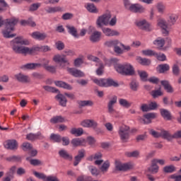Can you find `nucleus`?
I'll return each instance as SVG.
<instances>
[{
    "instance_id": "obj_1",
    "label": "nucleus",
    "mask_w": 181,
    "mask_h": 181,
    "mask_svg": "<svg viewBox=\"0 0 181 181\" xmlns=\"http://www.w3.org/2000/svg\"><path fill=\"white\" fill-rule=\"evenodd\" d=\"M18 45H29V41L23 40L22 36L17 37L11 41L12 49L18 54H32L36 50H39V48H29L28 47H21Z\"/></svg>"
},
{
    "instance_id": "obj_2",
    "label": "nucleus",
    "mask_w": 181,
    "mask_h": 181,
    "mask_svg": "<svg viewBox=\"0 0 181 181\" xmlns=\"http://www.w3.org/2000/svg\"><path fill=\"white\" fill-rule=\"evenodd\" d=\"M18 22H19V19L15 17L7 18L5 20L6 28L4 30L2 31L4 37L9 39L11 37H15V36H16V34H11V32H13V30H15V26L18 25Z\"/></svg>"
},
{
    "instance_id": "obj_3",
    "label": "nucleus",
    "mask_w": 181,
    "mask_h": 181,
    "mask_svg": "<svg viewBox=\"0 0 181 181\" xmlns=\"http://www.w3.org/2000/svg\"><path fill=\"white\" fill-rule=\"evenodd\" d=\"M115 69L122 76H134L135 69L129 63L115 64Z\"/></svg>"
},
{
    "instance_id": "obj_4",
    "label": "nucleus",
    "mask_w": 181,
    "mask_h": 181,
    "mask_svg": "<svg viewBox=\"0 0 181 181\" xmlns=\"http://www.w3.org/2000/svg\"><path fill=\"white\" fill-rule=\"evenodd\" d=\"M43 88L45 91H48L49 93H55L57 94L55 96V98L59 102V105L62 107H66V105H67V98H66L64 95L60 93V90H59V89L49 86H43Z\"/></svg>"
},
{
    "instance_id": "obj_5",
    "label": "nucleus",
    "mask_w": 181,
    "mask_h": 181,
    "mask_svg": "<svg viewBox=\"0 0 181 181\" xmlns=\"http://www.w3.org/2000/svg\"><path fill=\"white\" fill-rule=\"evenodd\" d=\"M93 83L99 86V87H119L118 82L114 81L112 78H100L93 79Z\"/></svg>"
},
{
    "instance_id": "obj_6",
    "label": "nucleus",
    "mask_w": 181,
    "mask_h": 181,
    "mask_svg": "<svg viewBox=\"0 0 181 181\" xmlns=\"http://www.w3.org/2000/svg\"><path fill=\"white\" fill-rule=\"evenodd\" d=\"M129 126H127L125 124H122L118 131V134L120 136L121 141L125 144L128 142V139H129Z\"/></svg>"
},
{
    "instance_id": "obj_7",
    "label": "nucleus",
    "mask_w": 181,
    "mask_h": 181,
    "mask_svg": "<svg viewBox=\"0 0 181 181\" xmlns=\"http://www.w3.org/2000/svg\"><path fill=\"white\" fill-rule=\"evenodd\" d=\"M110 19H111L110 13L103 14V16L98 17L96 21V25L98 28H103V25H107V23H109Z\"/></svg>"
},
{
    "instance_id": "obj_8",
    "label": "nucleus",
    "mask_w": 181,
    "mask_h": 181,
    "mask_svg": "<svg viewBox=\"0 0 181 181\" xmlns=\"http://www.w3.org/2000/svg\"><path fill=\"white\" fill-rule=\"evenodd\" d=\"M115 170L119 172H127V170H129V169H132V165L129 163H121V161L116 160L115 162Z\"/></svg>"
},
{
    "instance_id": "obj_9",
    "label": "nucleus",
    "mask_w": 181,
    "mask_h": 181,
    "mask_svg": "<svg viewBox=\"0 0 181 181\" xmlns=\"http://www.w3.org/2000/svg\"><path fill=\"white\" fill-rule=\"evenodd\" d=\"M53 60L55 63H59V67L61 69H63V67L66 66V64L69 65L70 64L69 63V60H67V58H66V56L57 54L54 56Z\"/></svg>"
},
{
    "instance_id": "obj_10",
    "label": "nucleus",
    "mask_w": 181,
    "mask_h": 181,
    "mask_svg": "<svg viewBox=\"0 0 181 181\" xmlns=\"http://www.w3.org/2000/svg\"><path fill=\"white\" fill-rule=\"evenodd\" d=\"M4 146L6 149H10V151H16L19 146V144L15 139H10L5 142Z\"/></svg>"
},
{
    "instance_id": "obj_11",
    "label": "nucleus",
    "mask_w": 181,
    "mask_h": 181,
    "mask_svg": "<svg viewBox=\"0 0 181 181\" xmlns=\"http://www.w3.org/2000/svg\"><path fill=\"white\" fill-rule=\"evenodd\" d=\"M129 11L133 13H144L145 8L139 4H134L130 5Z\"/></svg>"
},
{
    "instance_id": "obj_12",
    "label": "nucleus",
    "mask_w": 181,
    "mask_h": 181,
    "mask_svg": "<svg viewBox=\"0 0 181 181\" xmlns=\"http://www.w3.org/2000/svg\"><path fill=\"white\" fill-rule=\"evenodd\" d=\"M86 157V150L81 149L78 151V154L74 157V166H77Z\"/></svg>"
},
{
    "instance_id": "obj_13",
    "label": "nucleus",
    "mask_w": 181,
    "mask_h": 181,
    "mask_svg": "<svg viewBox=\"0 0 181 181\" xmlns=\"http://www.w3.org/2000/svg\"><path fill=\"white\" fill-rule=\"evenodd\" d=\"M67 71L68 73H69V74H71V76H73L74 77L81 78V77L86 76V74H84V72L76 68H68Z\"/></svg>"
},
{
    "instance_id": "obj_14",
    "label": "nucleus",
    "mask_w": 181,
    "mask_h": 181,
    "mask_svg": "<svg viewBox=\"0 0 181 181\" xmlns=\"http://www.w3.org/2000/svg\"><path fill=\"white\" fill-rule=\"evenodd\" d=\"M137 26L142 29V30H146L147 32H151L152 28H151V25L146 21L143 20L136 23Z\"/></svg>"
},
{
    "instance_id": "obj_15",
    "label": "nucleus",
    "mask_w": 181,
    "mask_h": 181,
    "mask_svg": "<svg viewBox=\"0 0 181 181\" xmlns=\"http://www.w3.org/2000/svg\"><path fill=\"white\" fill-rule=\"evenodd\" d=\"M158 25L162 29L163 35H169V31H168V23L163 19L158 20Z\"/></svg>"
},
{
    "instance_id": "obj_16",
    "label": "nucleus",
    "mask_w": 181,
    "mask_h": 181,
    "mask_svg": "<svg viewBox=\"0 0 181 181\" xmlns=\"http://www.w3.org/2000/svg\"><path fill=\"white\" fill-rule=\"evenodd\" d=\"M44 136L40 132H38L37 134L30 133L26 135V139L28 141H35L36 139H43Z\"/></svg>"
},
{
    "instance_id": "obj_17",
    "label": "nucleus",
    "mask_w": 181,
    "mask_h": 181,
    "mask_svg": "<svg viewBox=\"0 0 181 181\" xmlns=\"http://www.w3.org/2000/svg\"><path fill=\"white\" fill-rule=\"evenodd\" d=\"M161 85H163V87L164 88V90H165V91L167 93H169L170 94H172L173 93H174L175 89H173V87L172 86V85H170V83H169V81H161Z\"/></svg>"
},
{
    "instance_id": "obj_18",
    "label": "nucleus",
    "mask_w": 181,
    "mask_h": 181,
    "mask_svg": "<svg viewBox=\"0 0 181 181\" xmlns=\"http://www.w3.org/2000/svg\"><path fill=\"white\" fill-rule=\"evenodd\" d=\"M31 36L35 40H45L47 37V35L45 33H40L39 31L34 32L31 34Z\"/></svg>"
},
{
    "instance_id": "obj_19",
    "label": "nucleus",
    "mask_w": 181,
    "mask_h": 181,
    "mask_svg": "<svg viewBox=\"0 0 181 181\" xmlns=\"http://www.w3.org/2000/svg\"><path fill=\"white\" fill-rule=\"evenodd\" d=\"M97 123L94 119H85L81 122V127L84 128H93Z\"/></svg>"
},
{
    "instance_id": "obj_20",
    "label": "nucleus",
    "mask_w": 181,
    "mask_h": 181,
    "mask_svg": "<svg viewBox=\"0 0 181 181\" xmlns=\"http://www.w3.org/2000/svg\"><path fill=\"white\" fill-rule=\"evenodd\" d=\"M145 119H142L143 124H151L152 122V119L156 117V114L155 113H147L144 115Z\"/></svg>"
},
{
    "instance_id": "obj_21",
    "label": "nucleus",
    "mask_w": 181,
    "mask_h": 181,
    "mask_svg": "<svg viewBox=\"0 0 181 181\" xmlns=\"http://www.w3.org/2000/svg\"><path fill=\"white\" fill-rule=\"evenodd\" d=\"M102 30L105 36H119V33L118 31L111 30V28H104Z\"/></svg>"
},
{
    "instance_id": "obj_22",
    "label": "nucleus",
    "mask_w": 181,
    "mask_h": 181,
    "mask_svg": "<svg viewBox=\"0 0 181 181\" xmlns=\"http://www.w3.org/2000/svg\"><path fill=\"white\" fill-rule=\"evenodd\" d=\"M54 84L57 87H61V88H65V90H73V87L70 84L62 81H56Z\"/></svg>"
},
{
    "instance_id": "obj_23",
    "label": "nucleus",
    "mask_w": 181,
    "mask_h": 181,
    "mask_svg": "<svg viewBox=\"0 0 181 181\" xmlns=\"http://www.w3.org/2000/svg\"><path fill=\"white\" fill-rule=\"evenodd\" d=\"M60 158L65 159L66 160H73V156L70 155L66 150H61L59 151Z\"/></svg>"
},
{
    "instance_id": "obj_24",
    "label": "nucleus",
    "mask_w": 181,
    "mask_h": 181,
    "mask_svg": "<svg viewBox=\"0 0 181 181\" xmlns=\"http://www.w3.org/2000/svg\"><path fill=\"white\" fill-rule=\"evenodd\" d=\"M101 37V32L94 31L93 33L90 36V40L93 43L100 42V38Z\"/></svg>"
},
{
    "instance_id": "obj_25",
    "label": "nucleus",
    "mask_w": 181,
    "mask_h": 181,
    "mask_svg": "<svg viewBox=\"0 0 181 181\" xmlns=\"http://www.w3.org/2000/svg\"><path fill=\"white\" fill-rule=\"evenodd\" d=\"M117 96H114L107 104L108 112H110V114H112V112H114L115 111L114 105L117 104Z\"/></svg>"
},
{
    "instance_id": "obj_26",
    "label": "nucleus",
    "mask_w": 181,
    "mask_h": 181,
    "mask_svg": "<svg viewBox=\"0 0 181 181\" xmlns=\"http://www.w3.org/2000/svg\"><path fill=\"white\" fill-rule=\"evenodd\" d=\"M15 77L16 80L20 83H29L30 81L29 76L23 75L22 74H16L15 75Z\"/></svg>"
},
{
    "instance_id": "obj_27",
    "label": "nucleus",
    "mask_w": 181,
    "mask_h": 181,
    "mask_svg": "<svg viewBox=\"0 0 181 181\" xmlns=\"http://www.w3.org/2000/svg\"><path fill=\"white\" fill-rule=\"evenodd\" d=\"M170 66L168 64H163L158 66L156 70L160 74H163L165 71H169Z\"/></svg>"
},
{
    "instance_id": "obj_28",
    "label": "nucleus",
    "mask_w": 181,
    "mask_h": 181,
    "mask_svg": "<svg viewBox=\"0 0 181 181\" xmlns=\"http://www.w3.org/2000/svg\"><path fill=\"white\" fill-rule=\"evenodd\" d=\"M160 112L164 119H167V121H170V119H172V115L169 110L166 109H160Z\"/></svg>"
},
{
    "instance_id": "obj_29",
    "label": "nucleus",
    "mask_w": 181,
    "mask_h": 181,
    "mask_svg": "<svg viewBox=\"0 0 181 181\" xmlns=\"http://www.w3.org/2000/svg\"><path fill=\"white\" fill-rule=\"evenodd\" d=\"M66 28L68 32L70 33V35L74 36V37H78V34L77 33V29L74 26L67 25Z\"/></svg>"
},
{
    "instance_id": "obj_30",
    "label": "nucleus",
    "mask_w": 181,
    "mask_h": 181,
    "mask_svg": "<svg viewBox=\"0 0 181 181\" xmlns=\"http://www.w3.org/2000/svg\"><path fill=\"white\" fill-rule=\"evenodd\" d=\"M31 49H38L37 50L35 51L33 54H30V55L33 54H36L37 52H50V47L45 45V46H42L41 47H33Z\"/></svg>"
},
{
    "instance_id": "obj_31",
    "label": "nucleus",
    "mask_w": 181,
    "mask_h": 181,
    "mask_svg": "<svg viewBox=\"0 0 181 181\" xmlns=\"http://www.w3.org/2000/svg\"><path fill=\"white\" fill-rule=\"evenodd\" d=\"M160 136H162L163 139H167V141H172L173 139V135H171L170 133L166 130H161Z\"/></svg>"
},
{
    "instance_id": "obj_32",
    "label": "nucleus",
    "mask_w": 181,
    "mask_h": 181,
    "mask_svg": "<svg viewBox=\"0 0 181 181\" xmlns=\"http://www.w3.org/2000/svg\"><path fill=\"white\" fill-rule=\"evenodd\" d=\"M148 170L153 174L158 173V172H159V166H158V164H156L152 160L151 165L148 168Z\"/></svg>"
},
{
    "instance_id": "obj_33",
    "label": "nucleus",
    "mask_w": 181,
    "mask_h": 181,
    "mask_svg": "<svg viewBox=\"0 0 181 181\" xmlns=\"http://www.w3.org/2000/svg\"><path fill=\"white\" fill-rule=\"evenodd\" d=\"M83 132V128H72L70 131L71 135H75V136H81Z\"/></svg>"
},
{
    "instance_id": "obj_34",
    "label": "nucleus",
    "mask_w": 181,
    "mask_h": 181,
    "mask_svg": "<svg viewBox=\"0 0 181 181\" xmlns=\"http://www.w3.org/2000/svg\"><path fill=\"white\" fill-rule=\"evenodd\" d=\"M136 60L141 66H149L151 64V60L149 59L138 57Z\"/></svg>"
},
{
    "instance_id": "obj_35",
    "label": "nucleus",
    "mask_w": 181,
    "mask_h": 181,
    "mask_svg": "<svg viewBox=\"0 0 181 181\" xmlns=\"http://www.w3.org/2000/svg\"><path fill=\"white\" fill-rule=\"evenodd\" d=\"M86 9L90 13H98V9H97V7H95L94 4L88 3L86 6Z\"/></svg>"
},
{
    "instance_id": "obj_36",
    "label": "nucleus",
    "mask_w": 181,
    "mask_h": 181,
    "mask_svg": "<svg viewBox=\"0 0 181 181\" xmlns=\"http://www.w3.org/2000/svg\"><path fill=\"white\" fill-rule=\"evenodd\" d=\"M117 45H121V42L118 40H109L105 42V46L107 47H115Z\"/></svg>"
},
{
    "instance_id": "obj_37",
    "label": "nucleus",
    "mask_w": 181,
    "mask_h": 181,
    "mask_svg": "<svg viewBox=\"0 0 181 181\" xmlns=\"http://www.w3.org/2000/svg\"><path fill=\"white\" fill-rule=\"evenodd\" d=\"M80 107H93L94 103L91 100H80L78 102Z\"/></svg>"
},
{
    "instance_id": "obj_38",
    "label": "nucleus",
    "mask_w": 181,
    "mask_h": 181,
    "mask_svg": "<svg viewBox=\"0 0 181 181\" xmlns=\"http://www.w3.org/2000/svg\"><path fill=\"white\" fill-rule=\"evenodd\" d=\"M84 139H73L71 141V144L73 145V146H81L84 144Z\"/></svg>"
},
{
    "instance_id": "obj_39",
    "label": "nucleus",
    "mask_w": 181,
    "mask_h": 181,
    "mask_svg": "<svg viewBox=\"0 0 181 181\" xmlns=\"http://www.w3.org/2000/svg\"><path fill=\"white\" fill-rule=\"evenodd\" d=\"M151 95L153 98H158V97H161V95H163V92H162V88L160 87L158 90H152Z\"/></svg>"
},
{
    "instance_id": "obj_40",
    "label": "nucleus",
    "mask_w": 181,
    "mask_h": 181,
    "mask_svg": "<svg viewBox=\"0 0 181 181\" xmlns=\"http://www.w3.org/2000/svg\"><path fill=\"white\" fill-rule=\"evenodd\" d=\"M63 8L60 6L56 7H49L48 9L46 10L47 13H56V12H62Z\"/></svg>"
},
{
    "instance_id": "obj_41",
    "label": "nucleus",
    "mask_w": 181,
    "mask_h": 181,
    "mask_svg": "<svg viewBox=\"0 0 181 181\" xmlns=\"http://www.w3.org/2000/svg\"><path fill=\"white\" fill-rule=\"evenodd\" d=\"M141 81H148V73L145 71H137Z\"/></svg>"
},
{
    "instance_id": "obj_42",
    "label": "nucleus",
    "mask_w": 181,
    "mask_h": 181,
    "mask_svg": "<svg viewBox=\"0 0 181 181\" xmlns=\"http://www.w3.org/2000/svg\"><path fill=\"white\" fill-rule=\"evenodd\" d=\"M50 122H52V124H59L64 122V117L62 116L54 117L50 119Z\"/></svg>"
},
{
    "instance_id": "obj_43",
    "label": "nucleus",
    "mask_w": 181,
    "mask_h": 181,
    "mask_svg": "<svg viewBox=\"0 0 181 181\" xmlns=\"http://www.w3.org/2000/svg\"><path fill=\"white\" fill-rule=\"evenodd\" d=\"M26 160H29L30 165L33 166H39L42 165V161L37 159H30V157H27Z\"/></svg>"
},
{
    "instance_id": "obj_44",
    "label": "nucleus",
    "mask_w": 181,
    "mask_h": 181,
    "mask_svg": "<svg viewBox=\"0 0 181 181\" xmlns=\"http://www.w3.org/2000/svg\"><path fill=\"white\" fill-rule=\"evenodd\" d=\"M154 45L158 46L159 50L163 49V46H165V40L160 39V40H156L153 42Z\"/></svg>"
},
{
    "instance_id": "obj_45",
    "label": "nucleus",
    "mask_w": 181,
    "mask_h": 181,
    "mask_svg": "<svg viewBox=\"0 0 181 181\" xmlns=\"http://www.w3.org/2000/svg\"><path fill=\"white\" fill-rule=\"evenodd\" d=\"M176 171V167L175 165H168L163 168V172L165 173H173V172Z\"/></svg>"
},
{
    "instance_id": "obj_46",
    "label": "nucleus",
    "mask_w": 181,
    "mask_h": 181,
    "mask_svg": "<svg viewBox=\"0 0 181 181\" xmlns=\"http://www.w3.org/2000/svg\"><path fill=\"white\" fill-rule=\"evenodd\" d=\"M33 148V146L29 142H24L21 145V149H23V151H24L25 152H26V151H32Z\"/></svg>"
},
{
    "instance_id": "obj_47",
    "label": "nucleus",
    "mask_w": 181,
    "mask_h": 181,
    "mask_svg": "<svg viewBox=\"0 0 181 181\" xmlns=\"http://www.w3.org/2000/svg\"><path fill=\"white\" fill-rule=\"evenodd\" d=\"M62 136L59 135V134H52L50 136V139L52 141H53V142H57V143H60L62 142Z\"/></svg>"
},
{
    "instance_id": "obj_48",
    "label": "nucleus",
    "mask_w": 181,
    "mask_h": 181,
    "mask_svg": "<svg viewBox=\"0 0 181 181\" xmlns=\"http://www.w3.org/2000/svg\"><path fill=\"white\" fill-rule=\"evenodd\" d=\"M93 129L97 135H104V131H103L101 128L98 127V123H95V126L93 127Z\"/></svg>"
},
{
    "instance_id": "obj_49",
    "label": "nucleus",
    "mask_w": 181,
    "mask_h": 181,
    "mask_svg": "<svg viewBox=\"0 0 181 181\" xmlns=\"http://www.w3.org/2000/svg\"><path fill=\"white\" fill-rule=\"evenodd\" d=\"M119 103L122 105V107H124V108H129V107H131V103L125 99H119Z\"/></svg>"
},
{
    "instance_id": "obj_50",
    "label": "nucleus",
    "mask_w": 181,
    "mask_h": 181,
    "mask_svg": "<svg viewBox=\"0 0 181 181\" xmlns=\"http://www.w3.org/2000/svg\"><path fill=\"white\" fill-rule=\"evenodd\" d=\"M125 155L127 158H138V156H139V151H134L133 152H126Z\"/></svg>"
},
{
    "instance_id": "obj_51",
    "label": "nucleus",
    "mask_w": 181,
    "mask_h": 181,
    "mask_svg": "<svg viewBox=\"0 0 181 181\" xmlns=\"http://www.w3.org/2000/svg\"><path fill=\"white\" fill-rule=\"evenodd\" d=\"M142 53L144 56H157V53L152 49L143 50Z\"/></svg>"
},
{
    "instance_id": "obj_52",
    "label": "nucleus",
    "mask_w": 181,
    "mask_h": 181,
    "mask_svg": "<svg viewBox=\"0 0 181 181\" xmlns=\"http://www.w3.org/2000/svg\"><path fill=\"white\" fill-rule=\"evenodd\" d=\"M130 88L132 91H138V88H139V83H138L136 81H132L130 83Z\"/></svg>"
},
{
    "instance_id": "obj_53",
    "label": "nucleus",
    "mask_w": 181,
    "mask_h": 181,
    "mask_svg": "<svg viewBox=\"0 0 181 181\" xmlns=\"http://www.w3.org/2000/svg\"><path fill=\"white\" fill-rule=\"evenodd\" d=\"M33 175L35 176V177H37V179H42L43 181H45L47 177L45 174L38 173L37 171H34Z\"/></svg>"
},
{
    "instance_id": "obj_54",
    "label": "nucleus",
    "mask_w": 181,
    "mask_h": 181,
    "mask_svg": "<svg viewBox=\"0 0 181 181\" xmlns=\"http://www.w3.org/2000/svg\"><path fill=\"white\" fill-rule=\"evenodd\" d=\"M173 74L177 76H179V74H180V69L179 68L178 64H174L173 66Z\"/></svg>"
},
{
    "instance_id": "obj_55",
    "label": "nucleus",
    "mask_w": 181,
    "mask_h": 181,
    "mask_svg": "<svg viewBox=\"0 0 181 181\" xmlns=\"http://www.w3.org/2000/svg\"><path fill=\"white\" fill-rule=\"evenodd\" d=\"M40 8V3L33 4L29 8L30 12H34L35 11H37Z\"/></svg>"
},
{
    "instance_id": "obj_56",
    "label": "nucleus",
    "mask_w": 181,
    "mask_h": 181,
    "mask_svg": "<svg viewBox=\"0 0 181 181\" xmlns=\"http://www.w3.org/2000/svg\"><path fill=\"white\" fill-rule=\"evenodd\" d=\"M7 160H8V162H21V158L18 156H12L11 157L7 158Z\"/></svg>"
},
{
    "instance_id": "obj_57",
    "label": "nucleus",
    "mask_w": 181,
    "mask_h": 181,
    "mask_svg": "<svg viewBox=\"0 0 181 181\" xmlns=\"http://www.w3.org/2000/svg\"><path fill=\"white\" fill-rule=\"evenodd\" d=\"M32 77L33 78H36L37 80H42V78H45V76L40 73L38 72H34L32 74Z\"/></svg>"
},
{
    "instance_id": "obj_58",
    "label": "nucleus",
    "mask_w": 181,
    "mask_h": 181,
    "mask_svg": "<svg viewBox=\"0 0 181 181\" xmlns=\"http://www.w3.org/2000/svg\"><path fill=\"white\" fill-rule=\"evenodd\" d=\"M90 170L93 176H98L100 175V170L95 167L90 166Z\"/></svg>"
},
{
    "instance_id": "obj_59",
    "label": "nucleus",
    "mask_w": 181,
    "mask_h": 181,
    "mask_svg": "<svg viewBox=\"0 0 181 181\" xmlns=\"http://www.w3.org/2000/svg\"><path fill=\"white\" fill-rule=\"evenodd\" d=\"M108 168H110V161L106 160L103 164L100 170H102V172H107V170H108Z\"/></svg>"
},
{
    "instance_id": "obj_60",
    "label": "nucleus",
    "mask_w": 181,
    "mask_h": 181,
    "mask_svg": "<svg viewBox=\"0 0 181 181\" xmlns=\"http://www.w3.org/2000/svg\"><path fill=\"white\" fill-rule=\"evenodd\" d=\"M96 74L98 76L104 74V65L103 64H100L98 69L96 70Z\"/></svg>"
},
{
    "instance_id": "obj_61",
    "label": "nucleus",
    "mask_w": 181,
    "mask_h": 181,
    "mask_svg": "<svg viewBox=\"0 0 181 181\" xmlns=\"http://www.w3.org/2000/svg\"><path fill=\"white\" fill-rule=\"evenodd\" d=\"M175 22H176V16L171 15L169 17L168 25H170V26H172V25H175Z\"/></svg>"
},
{
    "instance_id": "obj_62",
    "label": "nucleus",
    "mask_w": 181,
    "mask_h": 181,
    "mask_svg": "<svg viewBox=\"0 0 181 181\" xmlns=\"http://www.w3.org/2000/svg\"><path fill=\"white\" fill-rule=\"evenodd\" d=\"M148 108L150 111L156 110L158 108V103L156 102H151L148 104Z\"/></svg>"
},
{
    "instance_id": "obj_63",
    "label": "nucleus",
    "mask_w": 181,
    "mask_h": 181,
    "mask_svg": "<svg viewBox=\"0 0 181 181\" xmlns=\"http://www.w3.org/2000/svg\"><path fill=\"white\" fill-rule=\"evenodd\" d=\"M55 46L58 50H63V49H64V43L62 41L57 42Z\"/></svg>"
},
{
    "instance_id": "obj_64",
    "label": "nucleus",
    "mask_w": 181,
    "mask_h": 181,
    "mask_svg": "<svg viewBox=\"0 0 181 181\" xmlns=\"http://www.w3.org/2000/svg\"><path fill=\"white\" fill-rule=\"evenodd\" d=\"M77 181H90L91 180V177H87L85 175H81L78 177Z\"/></svg>"
}]
</instances>
